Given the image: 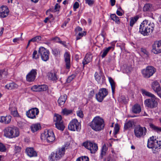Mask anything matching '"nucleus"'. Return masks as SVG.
<instances>
[{
  "label": "nucleus",
  "instance_id": "nucleus-1",
  "mask_svg": "<svg viewBox=\"0 0 161 161\" xmlns=\"http://www.w3.org/2000/svg\"><path fill=\"white\" fill-rule=\"evenodd\" d=\"M91 128L96 131H99L103 129L105 124L104 120L99 116L95 117L89 123Z\"/></svg>",
  "mask_w": 161,
  "mask_h": 161
},
{
  "label": "nucleus",
  "instance_id": "nucleus-2",
  "mask_svg": "<svg viewBox=\"0 0 161 161\" xmlns=\"http://www.w3.org/2000/svg\"><path fill=\"white\" fill-rule=\"evenodd\" d=\"M154 27V25L153 23H148L147 20H145L140 25L139 32L144 36L147 35L153 32Z\"/></svg>",
  "mask_w": 161,
  "mask_h": 161
},
{
  "label": "nucleus",
  "instance_id": "nucleus-3",
  "mask_svg": "<svg viewBox=\"0 0 161 161\" xmlns=\"http://www.w3.org/2000/svg\"><path fill=\"white\" fill-rule=\"evenodd\" d=\"M42 140H46L48 143L53 142L55 139V137L53 131L51 130H46L41 135Z\"/></svg>",
  "mask_w": 161,
  "mask_h": 161
},
{
  "label": "nucleus",
  "instance_id": "nucleus-4",
  "mask_svg": "<svg viewBox=\"0 0 161 161\" xmlns=\"http://www.w3.org/2000/svg\"><path fill=\"white\" fill-rule=\"evenodd\" d=\"M147 147L150 148L159 149L161 147V141L157 140L153 136L151 137L148 140Z\"/></svg>",
  "mask_w": 161,
  "mask_h": 161
},
{
  "label": "nucleus",
  "instance_id": "nucleus-5",
  "mask_svg": "<svg viewBox=\"0 0 161 161\" xmlns=\"http://www.w3.org/2000/svg\"><path fill=\"white\" fill-rule=\"evenodd\" d=\"M147 129L144 127H142L140 125L135 127L134 129V134L135 136L138 138L143 137L146 134Z\"/></svg>",
  "mask_w": 161,
  "mask_h": 161
},
{
  "label": "nucleus",
  "instance_id": "nucleus-6",
  "mask_svg": "<svg viewBox=\"0 0 161 161\" xmlns=\"http://www.w3.org/2000/svg\"><path fill=\"white\" fill-rule=\"evenodd\" d=\"M82 145L90 151L91 153H94L98 150L97 145L95 143L87 141L83 143Z\"/></svg>",
  "mask_w": 161,
  "mask_h": 161
},
{
  "label": "nucleus",
  "instance_id": "nucleus-7",
  "mask_svg": "<svg viewBox=\"0 0 161 161\" xmlns=\"http://www.w3.org/2000/svg\"><path fill=\"white\" fill-rule=\"evenodd\" d=\"M68 128L71 131H80L81 129V124L77 119H74L69 123Z\"/></svg>",
  "mask_w": 161,
  "mask_h": 161
},
{
  "label": "nucleus",
  "instance_id": "nucleus-8",
  "mask_svg": "<svg viewBox=\"0 0 161 161\" xmlns=\"http://www.w3.org/2000/svg\"><path fill=\"white\" fill-rule=\"evenodd\" d=\"M53 119L54 121L55 122V124L56 128L59 130H63L65 126L62 120V116L59 114H55Z\"/></svg>",
  "mask_w": 161,
  "mask_h": 161
},
{
  "label": "nucleus",
  "instance_id": "nucleus-9",
  "mask_svg": "<svg viewBox=\"0 0 161 161\" xmlns=\"http://www.w3.org/2000/svg\"><path fill=\"white\" fill-rule=\"evenodd\" d=\"M155 68L152 66H148L145 69L142 70L143 76L146 78H149L152 76L156 72Z\"/></svg>",
  "mask_w": 161,
  "mask_h": 161
},
{
  "label": "nucleus",
  "instance_id": "nucleus-10",
  "mask_svg": "<svg viewBox=\"0 0 161 161\" xmlns=\"http://www.w3.org/2000/svg\"><path fill=\"white\" fill-rule=\"evenodd\" d=\"M108 94L107 89L105 88H101L99 90L98 92L96 94V98L97 101L101 102Z\"/></svg>",
  "mask_w": 161,
  "mask_h": 161
},
{
  "label": "nucleus",
  "instance_id": "nucleus-11",
  "mask_svg": "<svg viewBox=\"0 0 161 161\" xmlns=\"http://www.w3.org/2000/svg\"><path fill=\"white\" fill-rule=\"evenodd\" d=\"M38 53L41 56L42 60L43 61H46L48 59L49 52L46 49L43 47H40Z\"/></svg>",
  "mask_w": 161,
  "mask_h": 161
},
{
  "label": "nucleus",
  "instance_id": "nucleus-12",
  "mask_svg": "<svg viewBox=\"0 0 161 161\" xmlns=\"http://www.w3.org/2000/svg\"><path fill=\"white\" fill-rule=\"evenodd\" d=\"M39 111L36 108H33L27 111L26 114L27 116L31 119H36V116L38 115Z\"/></svg>",
  "mask_w": 161,
  "mask_h": 161
},
{
  "label": "nucleus",
  "instance_id": "nucleus-13",
  "mask_svg": "<svg viewBox=\"0 0 161 161\" xmlns=\"http://www.w3.org/2000/svg\"><path fill=\"white\" fill-rule=\"evenodd\" d=\"M152 52L155 54L161 53V41H155L152 45Z\"/></svg>",
  "mask_w": 161,
  "mask_h": 161
},
{
  "label": "nucleus",
  "instance_id": "nucleus-14",
  "mask_svg": "<svg viewBox=\"0 0 161 161\" xmlns=\"http://www.w3.org/2000/svg\"><path fill=\"white\" fill-rule=\"evenodd\" d=\"M94 77L98 83L101 84L105 82V77L103 73L101 70L95 73Z\"/></svg>",
  "mask_w": 161,
  "mask_h": 161
},
{
  "label": "nucleus",
  "instance_id": "nucleus-15",
  "mask_svg": "<svg viewBox=\"0 0 161 161\" xmlns=\"http://www.w3.org/2000/svg\"><path fill=\"white\" fill-rule=\"evenodd\" d=\"M37 71L36 69H33L31 70L26 76L27 81L29 82L33 81L36 79Z\"/></svg>",
  "mask_w": 161,
  "mask_h": 161
},
{
  "label": "nucleus",
  "instance_id": "nucleus-16",
  "mask_svg": "<svg viewBox=\"0 0 161 161\" xmlns=\"http://www.w3.org/2000/svg\"><path fill=\"white\" fill-rule=\"evenodd\" d=\"M151 86L152 89L161 98V88L159 83L157 81H155L152 83Z\"/></svg>",
  "mask_w": 161,
  "mask_h": 161
},
{
  "label": "nucleus",
  "instance_id": "nucleus-17",
  "mask_svg": "<svg viewBox=\"0 0 161 161\" xmlns=\"http://www.w3.org/2000/svg\"><path fill=\"white\" fill-rule=\"evenodd\" d=\"M68 144H65L62 146L61 147L58 148L56 151V153L57 155V157L59 159L61 158L65 154V151L67 149L68 147Z\"/></svg>",
  "mask_w": 161,
  "mask_h": 161
},
{
  "label": "nucleus",
  "instance_id": "nucleus-18",
  "mask_svg": "<svg viewBox=\"0 0 161 161\" xmlns=\"http://www.w3.org/2000/svg\"><path fill=\"white\" fill-rule=\"evenodd\" d=\"M156 98H151L147 99L144 101V104L146 106L150 108H153L156 107L157 103L155 101Z\"/></svg>",
  "mask_w": 161,
  "mask_h": 161
},
{
  "label": "nucleus",
  "instance_id": "nucleus-19",
  "mask_svg": "<svg viewBox=\"0 0 161 161\" xmlns=\"http://www.w3.org/2000/svg\"><path fill=\"white\" fill-rule=\"evenodd\" d=\"M48 89L47 86L46 85H35L31 88L32 91L36 92L45 91Z\"/></svg>",
  "mask_w": 161,
  "mask_h": 161
},
{
  "label": "nucleus",
  "instance_id": "nucleus-20",
  "mask_svg": "<svg viewBox=\"0 0 161 161\" xmlns=\"http://www.w3.org/2000/svg\"><path fill=\"white\" fill-rule=\"evenodd\" d=\"M64 57L66 69L69 71L70 68V55L69 53L66 52L64 54Z\"/></svg>",
  "mask_w": 161,
  "mask_h": 161
},
{
  "label": "nucleus",
  "instance_id": "nucleus-21",
  "mask_svg": "<svg viewBox=\"0 0 161 161\" xmlns=\"http://www.w3.org/2000/svg\"><path fill=\"white\" fill-rule=\"evenodd\" d=\"M57 73V72L52 71L48 72L47 76L48 80L54 82H56L58 78V76Z\"/></svg>",
  "mask_w": 161,
  "mask_h": 161
},
{
  "label": "nucleus",
  "instance_id": "nucleus-22",
  "mask_svg": "<svg viewBox=\"0 0 161 161\" xmlns=\"http://www.w3.org/2000/svg\"><path fill=\"white\" fill-rule=\"evenodd\" d=\"M9 12V10L6 6H2L0 8V17L3 18L6 17L8 16Z\"/></svg>",
  "mask_w": 161,
  "mask_h": 161
},
{
  "label": "nucleus",
  "instance_id": "nucleus-23",
  "mask_svg": "<svg viewBox=\"0 0 161 161\" xmlns=\"http://www.w3.org/2000/svg\"><path fill=\"white\" fill-rule=\"evenodd\" d=\"M12 126L6 127L3 130L4 136L7 138H12Z\"/></svg>",
  "mask_w": 161,
  "mask_h": 161
},
{
  "label": "nucleus",
  "instance_id": "nucleus-24",
  "mask_svg": "<svg viewBox=\"0 0 161 161\" xmlns=\"http://www.w3.org/2000/svg\"><path fill=\"white\" fill-rule=\"evenodd\" d=\"M92 56L90 53H87L85 56L83 61L82 64L83 67L86 64L91 62L92 60Z\"/></svg>",
  "mask_w": 161,
  "mask_h": 161
},
{
  "label": "nucleus",
  "instance_id": "nucleus-25",
  "mask_svg": "<svg viewBox=\"0 0 161 161\" xmlns=\"http://www.w3.org/2000/svg\"><path fill=\"white\" fill-rule=\"evenodd\" d=\"M27 154L30 157H32L37 156V153L33 148H27L25 150Z\"/></svg>",
  "mask_w": 161,
  "mask_h": 161
},
{
  "label": "nucleus",
  "instance_id": "nucleus-26",
  "mask_svg": "<svg viewBox=\"0 0 161 161\" xmlns=\"http://www.w3.org/2000/svg\"><path fill=\"white\" fill-rule=\"evenodd\" d=\"M67 99L66 95L61 96L58 100V103L59 106H63Z\"/></svg>",
  "mask_w": 161,
  "mask_h": 161
},
{
  "label": "nucleus",
  "instance_id": "nucleus-27",
  "mask_svg": "<svg viewBox=\"0 0 161 161\" xmlns=\"http://www.w3.org/2000/svg\"><path fill=\"white\" fill-rule=\"evenodd\" d=\"M11 118V116L9 115L6 116H1L0 117V122L5 124H8L10 122Z\"/></svg>",
  "mask_w": 161,
  "mask_h": 161
},
{
  "label": "nucleus",
  "instance_id": "nucleus-28",
  "mask_svg": "<svg viewBox=\"0 0 161 161\" xmlns=\"http://www.w3.org/2000/svg\"><path fill=\"white\" fill-rule=\"evenodd\" d=\"M12 138L18 137L19 135V129L14 126H12Z\"/></svg>",
  "mask_w": 161,
  "mask_h": 161
},
{
  "label": "nucleus",
  "instance_id": "nucleus-29",
  "mask_svg": "<svg viewBox=\"0 0 161 161\" xmlns=\"http://www.w3.org/2000/svg\"><path fill=\"white\" fill-rule=\"evenodd\" d=\"M141 111V108L139 105L136 104L134 105L132 108V111L135 114L139 113Z\"/></svg>",
  "mask_w": 161,
  "mask_h": 161
},
{
  "label": "nucleus",
  "instance_id": "nucleus-30",
  "mask_svg": "<svg viewBox=\"0 0 161 161\" xmlns=\"http://www.w3.org/2000/svg\"><path fill=\"white\" fill-rule=\"evenodd\" d=\"M141 92L142 94L144 96H147L148 97H151V98H156L155 96L151 92H148L144 89H142L141 90Z\"/></svg>",
  "mask_w": 161,
  "mask_h": 161
},
{
  "label": "nucleus",
  "instance_id": "nucleus-31",
  "mask_svg": "<svg viewBox=\"0 0 161 161\" xmlns=\"http://www.w3.org/2000/svg\"><path fill=\"white\" fill-rule=\"evenodd\" d=\"M18 87V85L14 82L8 84L5 86L6 88L8 90H12L17 88Z\"/></svg>",
  "mask_w": 161,
  "mask_h": 161
},
{
  "label": "nucleus",
  "instance_id": "nucleus-32",
  "mask_svg": "<svg viewBox=\"0 0 161 161\" xmlns=\"http://www.w3.org/2000/svg\"><path fill=\"white\" fill-rule=\"evenodd\" d=\"M41 127L40 124L38 123L33 124L31 127V130L33 132L37 131Z\"/></svg>",
  "mask_w": 161,
  "mask_h": 161
},
{
  "label": "nucleus",
  "instance_id": "nucleus-33",
  "mask_svg": "<svg viewBox=\"0 0 161 161\" xmlns=\"http://www.w3.org/2000/svg\"><path fill=\"white\" fill-rule=\"evenodd\" d=\"M108 78L109 81L111 85L112 94H114V93L115 89V83L114 80L111 77H108Z\"/></svg>",
  "mask_w": 161,
  "mask_h": 161
},
{
  "label": "nucleus",
  "instance_id": "nucleus-34",
  "mask_svg": "<svg viewBox=\"0 0 161 161\" xmlns=\"http://www.w3.org/2000/svg\"><path fill=\"white\" fill-rule=\"evenodd\" d=\"M9 110L11 112V114L14 117H18L19 116L16 108L15 107L13 108H10Z\"/></svg>",
  "mask_w": 161,
  "mask_h": 161
},
{
  "label": "nucleus",
  "instance_id": "nucleus-35",
  "mask_svg": "<svg viewBox=\"0 0 161 161\" xmlns=\"http://www.w3.org/2000/svg\"><path fill=\"white\" fill-rule=\"evenodd\" d=\"M49 159L50 161H53L59 160L58 158L57 157L56 153L52 152L49 156Z\"/></svg>",
  "mask_w": 161,
  "mask_h": 161
},
{
  "label": "nucleus",
  "instance_id": "nucleus-36",
  "mask_svg": "<svg viewBox=\"0 0 161 161\" xmlns=\"http://www.w3.org/2000/svg\"><path fill=\"white\" fill-rule=\"evenodd\" d=\"M61 50L59 48H54L52 50L53 54L56 57H59Z\"/></svg>",
  "mask_w": 161,
  "mask_h": 161
},
{
  "label": "nucleus",
  "instance_id": "nucleus-37",
  "mask_svg": "<svg viewBox=\"0 0 161 161\" xmlns=\"http://www.w3.org/2000/svg\"><path fill=\"white\" fill-rule=\"evenodd\" d=\"M118 100L120 102L126 104L128 102L129 99L128 97H125L124 96L122 95L119 97Z\"/></svg>",
  "mask_w": 161,
  "mask_h": 161
},
{
  "label": "nucleus",
  "instance_id": "nucleus-38",
  "mask_svg": "<svg viewBox=\"0 0 161 161\" xmlns=\"http://www.w3.org/2000/svg\"><path fill=\"white\" fill-rule=\"evenodd\" d=\"M149 126L154 131L158 132L159 133L161 132V128L156 126L154 124L150 123L149 124Z\"/></svg>",
  "mask_w": 161,
  "mask_h": 161
},
{
  "label": "nucleus",
  "instance_id": "nucleus-39",
  "mask_svg": "<svg viewBox=\"0 0 161 161\" xmlns=\"http://www.w3.org/2000/svg\"><path fill=\"white\" fill-rule=\"evenodd\" d=\"M113 47L112 46H110L104 49L103 50V54L101 55V57L102 58H104L105 57L110 50Z\"/></svg>",
  "mask_w": 161,
  "mask_h": 161
},
{
  "label": "nucleus",
  "instance_id": "nucleus-40",
  "mask_svg": "<svg viewBox=\"0 0 161 161\" xmlns=\"http://www.w3.org/2000/svg\"><path fill=\"white\" fill-rule=\"evenodd\" d=\"M139 17L138 16H136L134 17H132L130 19V26L132 27L134 24L137 21Z\"/></svg>",
  "mask_w": 161,
  "mask_h": 161
},
{
  "label": "nucleus",
  "instance_id": "nucleus-41",
  "mask_svg": "<svg viewBox=\"0 0 161 161\" xmlns=\"http://www.w3.org/2000/svg\"><path fill=\"white\" fill-rule=\"evenodd\" d=\"M110 17L116 23L119 24L120 23V19L115 14H112L110 15Z\"/></svg>",
  "mask_w": 161,
  "mask_h": 161
},
{
  "label": "nucleus",
  "instance_id": "nucleus-42",
  "mask_svg": "<svg viewBox=\"0 0 161 161\" xmlns=\"http://www.w3.org/2000/svg\"><path fill=\"white\" fill-rule=\"evenodd\" d=\"M62 112L63 115H67L72 114V110L65 108L62 109Z\"/></svg>",
  "mask_w": 161,
  "mask_h": 161
},
{
  "label": "nucleus",
  "instance_id": "nucleus-43",
  "mask_svg": "<svg viewBox=\"0 0 161 161\" xmlns=\"http://www.w3.org/2000/svg\"><path fill=\"white\" fill-rule=\"evenodd\" d=\"M133 125V122L131 121H129L125 123V124L124 128L125 130H127L129 128L132 127Z\"/></svg>",
  "mask_w": 161,
  "mask_h": 161
},
{
  "label": "nucleus",
  "instance_id": "nucleus-44",
  "mask_svg": "<svg viewBox=\"0 0 161 161\" xmlns=\"http://www.w3.org/2000/svg\"><path fill=\"white\" fill-rule=\"evenodd\" d=\"M152 5L149 3H147L143 7V10L144 11H147L150 10Z\"/></svg>",
  "mask_w": 161,
  "mask_h": 161
},
{
  "label": "nucleus",
  "instance_id": "nucleus-45",
  "mask_svg": "<svg viewBox=\"0 0 161 161\" xmlns=\"http://www.w3.org/2000/svg\"><path fill=\"white\" fill-rule=\"evenodd\" d=\"M76 161H89V158L87 156H82L78 158Z\"/></svg>",
  "mask_w": 161,
  "mask_h": 161
},
{
  "label": "nucleus",
  "instance_id": "nucleus-46",
  "mask_svg": "<svg viewBox=\"0 0 161 161\" xmlns=\"http://www.w3.org/2000/svg\"><path fill=\"white\" fill-rule=\"evenodd\" d=\"M7 74V72L5 69L0 70V78H5Z\"/></svg>",
  "mask_w": 161,
  "mask_h": 161
},
{
  "label": "nucleus",
  "instance_id": "nucleus-47",
  "mask_svg": "<svg viewBox=\"0 0 161 161\" xmlns=\"http://www.w3.org/2000/svg\"><path fill=\"white\" fill-rule=\"evenodd\" d=\"M76 76V74H74L69 76L67 78L66 81L67 83H70Z\"/></svg>",
  "mask_w": 161,
  "mask_h": 161
},
{
  "label": "nucleus",
  "instance_id": "nucleus-48",
  "mask_svg": "<svg viewBox=\"0 0 161 161\" xmlns=\"http://www.w3.org/2000/svg\"><path fill=\"white\" fill-rule=\"evenodd\" d=\"M86 34V31H83V32H79L78 34V36L76 37V40H78L80 39L81 38Z\"/></svg>",
  "mask_w": 161,
  "mask_h": 161
},
{
  "label": "nucleus",
  "instance_id": "nucleus-49",
  "mask_svg": "<svg viewBox=\"0 0 161 161\" xmlns=\"http://www.w3.org/2000/svg\"><path fill=\"white\" fill-rule=\"evenodd\" d=\"M39 58V55L37 54V51L34 50L32 54V58L36 59Z\"/></svg>",
  "mask_w": 161,
  "mask_h": 161
},
{
  "label": "nucleus",
  "instance_id": "nucleus-50",
  "mask_svg": "<svg viewBox=\"0 0 161 161\" xmlns=\"http://www.w3.org/2000/svg\"><path fill=\"white\" fill-rule=\"evenodd\" d=\"M86 3L89 6H92L94 3V1L93 0H85Z\"/></svg>",
  "mask_w": 161,
  "mask_h": 161
},
{
  "label": "nucleus",
  "instance_id": "nucleus-51",
  "mask_svg": "<svg viewBox=\"0 0 161 161\" xmlns=\"http://www.w3.org/2000/svg\"><path fill=\"white\" fill-rule=\"evenodd\" d=\"M6 148L4 145L0 142V151L4 152L6 151Z\"/></svg>",
  "mask_w": 161,
  "mask_h": 161
},
{
  "label": "nucleus",
  "instance_id": "nucleus-52",
  "mask_svg": "<svg viewBox=\"0 0 161 161\" xmlns=\"http://www.w3.org/2000/svg\"><path fill=\"white\" fill-rule=\"evenodd\" d=\"M119 128L118 124H115L114 127V132L115 134H116L119 131Z\"/></svg>",
  "mask_w": 161,
  "mask_h": 161
},
{
  "label": "nucleus",
  "instance_id": "nucleus-53",
  "mask_svg": "<svg viewBox=\"0 0 161 161\" xmlns=\"http://www.w3.org/2000/svg\"><path fill=\"white\" fill-rule=\"evenodd\" d=\"M21 148L20 147L15 146L14 151L15 153H19L21 151Z\"/></svg>",
  "mask_w": 161,
  "mask_h": 161
},
{
  "label": "nucleus",
  "instance_id": "nucleus-54",
  "mask_svg": "<svg viewBox=\"0 0 161 161\" xmlns=\"http://www.w3.org/2000/svg\"><path fill=\"white\" fill-rule=\"evenodd\" d=\"M108 149V147L106 146V144H104L102 147L101 151L106 153V152L107 151Z\"/></svg>",
  "mask_w": 161,
  "mask_h": 161
},
{
  "label": "nucleus",
  "instance_id": "nucleus-55",
  "mask_svg": "<svg viewBox=\"0 0 161 161\" xmlns=\"http://www.w3.org/2000/svg\"><path fill=\"white\" fill-rule=\"evenodd\" d=\"M79 6V3L78 2H76L73 5V8L74 11L76 10V9L78 8Z\"/></svg>",
  "mask_w": 161,
  "mask_h": 161
},
{
  "label": "nucleus",
  "instance_id": "nucleus-56",
  "mask_svg": "<svg viewBox=\"0 0 161 161\" xmlns=\"http://www.w3.org/2000/svg\"><path fill=\"white\" fill-rule=\"evenodd\" d=\"M60 6L58 5V3H56V5H55V6L54 7V11L55 12H57V11H59V9L60 8Z\"/></svg>",
  "mask_w": 161,
  "mask_h": 161
},
{
  "label": "nucleus",
  "instance_id": "nucleus-57",
  "mask_svg": "<svg viewBox=\"0 0 161 161\" xmlns=\"http://www.w3.org/2000/svg\"><path fill=\"white\" fill-rule=\"evenodd\" d=\"M77 115L80 118H82L83 116V114L82 111L80 110L77 112Z\"/></svg>",
  "mask_w": 161,
  "mask_h": 161
},
{
  "label": "nucleus",
  "instance_id": "nucleus-58",
  "mask_svg": "<svg viewBox=\"0 0 161 161\" xmlns=\"http://www.w3.org/2000/svg\"><path fill=\"white\" fill-rule=\"evenodd\" d=\"M42 37L40 36H37L30 39V40H41Z\"/></svg>",
  "mask_w": 161,
  "mask_h": 161
},
{
  "label": "nucleus",
  "instance_id": "nucleus-59",
  "mask_svg": "<svg viewBox=\"0 0 161 161\" xmlns=\"http://www.w3.org/2000/svg\"><path fill=\"white\" fill-rule=\"evenodd\" d=\"M106 153L105 152L101 151V153L99 157L101 159H102L103 158V157L105 156Z\"/></svg>",
  "mask_w": 161,
  "mask_h": 161
},
{
  "label": "nucleus",
  "instance_id": "nucleus-60",
  "mask_svg": "<svg viewBox=\"0 0 161 161\" xmlns=\"http://www.w3.org/2000/svg\"><path fill=\"white\" fill-rule=\"evenodd\" d=\"M58 42L62 44L65 47H67V43H66L65 41H58Z\"/></svg>",
  "mask_w": 161,
  "mask_h": 161
},
{
  "label": "nucleus",
  "instance_id": "nucleus-61",
  "mask_svg": "<svg viewBox=\"0 0 161 161\" xmlns=\"http://www.w3.org/2000/svg\"><path fill=\"white\" fill-rule=\"evenodd\" d=\"M141 51L144 54L148 55V52L145 49L143 48H141Z\"/></svg>",
  "mask_w": 161,
  "mask_h": 161
},
{
  "label": "nucleus",
  "instance_id": "nucleus-62",
  "mask_svg": "<svg viewBox=\"0 0 161 161\" xmlns=\"http://www.w3.org/2000/svg\"><path fill=\"white\" fill-rule=\"evenodd\" d=\"M117 14L119 16H122L123 15L122 13L119 10H117L116 11Z\"/></svg>",
  "mask_w": 161,
  "mask_h": 161
},
{
  "label": "nucleus",
  "instance_id": "nucleus-63",
  "mask_svg": "<svg viewBox=\"0 0 161 161\" xmlns=\"http://www.w3.org/2000/svg\"><path fill=\"white\" fill-rule=\"evenodd\" d=\"M111 5L112 6H114L115 3V0H110Z\"/></svg>",
  "mask_w": 161,
  "mask_h": 161
},
{
  "label": "nucleus",
  "instance_id": "nucleus-64",
  "mask_svg": "<svg viewBox=\"0 0 161 161\" xmlns=\"http://www.w3.org/2000/svg\"><path fill=\"white\" fill-rule=\"evenodd\" d=\"M75 30L78 31H82V29L81 28L80 26H78L76 28Z\"/></svg>",
  "mask_w": 161,
  "mask_h": 161
}]
</instances>
